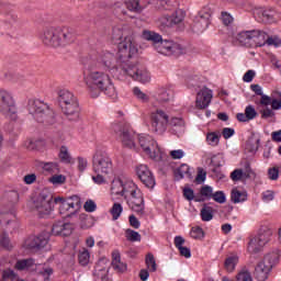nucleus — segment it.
I'll return each mask as SVG.
<instances>
[{
	"label": "nucleus",
	"instance_id": "nucleus-1",
	"mask_svg": "<svg viewBox=\"0 0 281 281\" xmlns=\"http://www.w3.org/2000/svg\"><path fill=\"white\" fill-rule=\"evenodd\" d=\"M137 33L133 26L127 24H117L112 29V41H121L119 43V67L123 74L132 80L142 82H150V75L146 68L135 61H133V56L137 54V42L135 41Z\"/></svg>",
	"mask_w": 281,
	"mask_h": 281
},
{
	"label": "nucleus",
	"instance_id": "nucleus-2",
	"mask_svg": "<svg viewBox=\"0 0 281 281\" xmlns=\"http://www.w3.org/2000/svg\"><path fill=\"white\" fill-rule=\"evenodd\" d=\"M41 41L46 47H65L76 42V34L69 26H45L41 33Z\"/></svg>",
	"mask_w": 281,
	"mask_h": 281
},
{
	"label": "nucleus",
	"instance_id": "nucleus-3",
	"mask_svg": "<svg viewBox=\"0 0 281 281\" xmlns=\"http://www.w3.org/2000/svg\"><path fill=\"white\" fill-rule=\"evenodd\" d=\"M85 82L91 98H98L100 91L113 98L116 93L111 76L106 72L93 70L85 77Z\"/></svg>",
	"mask_w": 281,
	"mask_h": 281
},
{
	"label": "nucleus",
	"instance_id": "nucleus-4",
	"mask_svg": "<svg viewBox=\"0 0 281 281\" xmlns=\"http://www.w3.org/2000/svg\"><path fill=\"white\" fill-rule=\"evenodd\" d=\"M142 38L156 45L157 52L164 56H181L186 54V47L181 44L168 40L164 41L161 35L154 31L144 30L142 32Z\"/></svg>",
	"mask_w": 281,
	"mask_h": 281
},
{
	"label": "nucleus",
	"instance_id": "nucleus-5",
	"mask_svg": "<svg viewBox=\"0 0 281 281\" xmlns=\"http://www.w3.org/2000/svg\"><path fill=\"white\" fill-rule=\"evenodd\" d=\"M92 170L94 172L92 181L98 186H102V183L106 182V177L113 175V160L109 155L97 151L92 158Z\"/></svg>",
	"mask_w": 281,
	"mask_h": 281
},
{
	"label": "nucleus",
	"instance_id": "nucleus-6",
	"mask_svg": "<svg viewBox=\"0 0 281 281\" xmlns=\"http://www.w3.org/2000/svg\"><path fill=\"white\" fill-rule=\"evenodd\" d=\"M122 196H124L133 212L138 214V216H144V210L146 207L144 204V194H142V191L133 181L124 182Z\"/></svg>",
	"mask_w": 281,
	"mask_h": 281
},
{
	"label": "nucleus",
	"instance_id": "nucleus-7",
	"mask_svg": "<svg viewBox=\"0 0 281 281\" xmlns=\"http://www.w3.org/2000/svg\"><path fill=\"white\" fill-rule=\"evenodd\" d=\"M29 113L33 115L34 120L40 124H54V122H56L54 110L41 100L29 102Z\"/></svg>",
	"mask_w": 281,
	"mask_h": 281
},
{
	"label": "nucleus",
	"instance_id": "nucleus-8",
	"mask_svg": "<svg viewBox=\"0 0 281 281\" xmlns=\"http://www.w3.org/2000/svg\"><path fill=\"white\" fill-rule=\"evenodd\" d=\"M112 131L124 148L137 150V145L135 144V132L131 130V125L127 123H115L112 125Z\"/></svg>",
	"mask_w": 281,
	"mask_h": 281
},
{
	"label": "nucleus",
	"instance_id": "nucleus-9",
	"mask_svg": "<svg viewBox=\"0 0 281 281\" xmlns=\"http://www.w3.org/2000/svg\"><path fill=\"white\" fill-rule=\"evenodd\" d=\"M33 210L40 214V216H47L52 214V210H54V195L49 190L44 189L37 195V198L33 201Z\"/></svg>",
	"mask_w": 281,
	"mask_h": 281
},
{
	"label": "nucleus",
	"instance_id": "nucleus-10",
	"mask_svg": "<svg viewBox=\"0 0 281 281\" xmlns=\"http://www.w3.org/2000/svg\"><path fill=\"white\" fill-rule=\"evenodd\" d=\"M138 144L150 159H154V161L161 160V149H159V145L150 135H139Z\"/></svg>",
	"mask_w": 281,
	"mask_h": 281
},
{
	"label": "nucleus",
	"instance_id": "nucleus-11",
	"mask_svg": "<svg viewBox=\"0 0 281 281\" xmlns=\"http://www.w3.org/2000/svg\"><path fill=\"white\" fill-rule=\"evenodd\" d=\"M271 236H273V232H271V229H265L257 236L250 238L247 248L249 254H260V251L268 245L269 240H271Z\"/></svg>",
	"mask_w": 281,
	"mask_h": 281
},
{
	"label": "nucleus",
	"instance_id": "nucleus-12",
	"mask_svg": "<svg viewBox=\"0 0 281 281\" xmlns=\"http://www.w3.org/2000/svg\"><path fill=\"white\" fill-rule=\"evenodd\" d=\"M0 111L2 115L10 120H16V105L12 94L5 90H0Z\"/></svg>",
	"mask_w": 281,
	"mask_h": 281
},
{
	"label": "nucleus",
	"instance_id": "nucleus-13",
	"mask_svg": "<svg viewBox=\"0 0 281 281\" xmlns=\"http://www.w3.org/2000/svg\"><path fill=\"white\" fill-rule=\"evenodd\" d=\"M169 116L164 110H156L150 113L151 131L158 135H164L168 128Z\"/></svg>",
	"mask_w": 281,
	"mask_h": 281
},
{
	"label": "nucleus",
	"instance_id": "nucleus-14",
	"mask_svg": "<svg viewBox=\"0 0 281 281\" xmlns=\"http://www.w3.org/2000/svg\"><path fill=\"white\" fill-rule=\"evenodd\" d=\"M100 61L105 69L112 71L114 76H128V74H125L122 71V68H120V55H117V59H115V55H113V53L105 50L101 54Z\"/></svg>",
	"mask_w": 281,
	"mask_h": 281
},
{
	"label": "nucleus",
	"instance_id": "nucleus-15",
	"mask_svg": "<svg viewBox=\"0 0 281 281\" xmlns=\"http://www.w3.org/2000/svg\"><path fill=\"white\" fill-rule=\"evenodd\" d=\"M58 201H60L59 213L66 216L76 214L81 207L80 198L78 195H72L66 200L63 198L55 199V203H58Z\"/></svg>",
	"mask_w": 281,
	"mask_h": 281
},
{
	"label": "nucleus",
	"instance_id": "nucleus-16",
	"mask_svg": "<svg viewBox=\"0 0 281 281\" xmlns=\"http://www.w3.org/2000/svg\"><path fill=\"white\" fill-rule=\"evenodd\" d=\"M48 243H49V234L43 233L38 236L27 237L22 244V249H25L26 251H38V249H43V247H47Z\"/></svg>",
	"mask_w": 281,
	"mask_h": 281
},
{
	"label": "nucleus",
	"instance_id": "nucleus-17",
	"mask_svg": "<svg viewBox=\"0 0 281 281\" xmlns=\"http://www.w3.org/2000/svg\"><path fill=\"white\" fill-rule=\"evenodd\" d=\"M186 19V13L181 10L175 11L171 15H162L159 19L161 30H166V27H175V25H179Z\"/></svg>",
	"mask_w": 281,
	"mask_h": 281
},
{
	"label": "nucleus",
	"instance_id": "nucleus-18",
	"mask_svg": "<svg viewBox=\"0 0 281 281\" xmlns=\"http://www.w3.org/2000/svg\"><path fill=\"white\" fill-rule=\"evenodd\" d=\"M212 98H214V95L212 94V90H210L206 87L202 88L196 93L195 109H200L201 111H203L204 109H207L212 103Z\"/></svg>",
	"mask_w": 281,
	"mask_h": 281
},
{
	"label": "nucleus",
	"instance_id": "nucleus-19",
	"mask_svg": "<svg viewBox=\"0 0 281 281\" xmlns=\"http://www.w3.org/2000/svg\"><path fill=\"white\" fill-rule=\"evenodd\" d=\"M136 175L138 179L146 186V188H155V177L153 171L146 165H139L136 167Z\"/></svg>",
	"mask_w": 281,
	"mask_h": 281
},
{
	"label": "nucleus",
	"instance_id": "nucleus-20",
	"mask_svg": "<svg viewBox=\"0 0 281 281\" xmlns=\"http://www.w3.org/2000/svg\"><path fill=\"white\" fill-rule=\"evenodd\" d=\"M61 111L70 122H76L78 117H80V104L78 103V100L63 105Z\"/></svg>",
	"mask_w": 281,
	"mask_h": 281
},
{
	"label": "nucleus",
	"instance_id": "nucleus-21",
	"mask_svg": "<svg viewBox=\"0 0 281 281\" xmlns=\"http://www.w3.org/2000/svg\"><path fill=\"white\" fill-rule=\"evenodd\" d=\"M236 38L243 47H256V30L241 31Z\"/></svg>",
	"mask_w": 281,
	"mask_h": 281
},
{
	"label": "nucleus",
	"instance_id": "nucleus-22",
	"mask_svg": "<svg viewBox=\"0 0 281 281\" xmlns=\"http://www.w3.org/2000/svg\"><path fill=\"white\" fill-rule=\"evenodd\" d=\"M257 16L262 23H276L280 19V15L273 9H261L257 12Z\"/></svg>",
	"mask_w": 281,
	"mask_h": 281
},
{
	"label": "nucleus",
	"instance_id": "nucleus-23",
	"mask_svg": "<svg viewBox=\"0 0 281 281\" xmlns=\"http://www.w3.org/2000/svg\"><path fill=\"white\" fill-rule=\"evenodd\" d=\"M269 271H271V265H267L265 261H260L255 267L254 276L258 281H265L269 278Z\"/></svg>",
	"mask_w": 281,
	"mask_h": 281
},
{
	"label": "nucleus",
	"instance_id": "nucleus-24",
	"mask_svg": "<svg viewBox=\"0 0 281 281\" xmlns=\"http://www.w3.org/2000/svg\"><path fill=\"white\" fill-rule=\"evenodd\" d=\"M112 268L116 273H126V270L128 269V266L122 261V257L117 250L112 252Z\"/></svg>",
	"mask_w": 281,
	"mask_h": 281
},
{
	"label": "nucleus",
	"instance_id": "nucleus-25",
	"mask_svg": "<svg viewBox=\"0 0 281 281\" xmlns=\"http://www.w3.org/2000/svg\"><path fill=\"white\" fill-rule=\"evenodd\" d=\"M258 115V112H256V109L252 105H248L245 109V113H238L237 120L238 122H250V120L256 119Z\"/></svg>",
	"mask_w": 281,
	"mask_h": 281
},
{
	"label": "nucleus",
	"instance_id": "nucleus-26",
	"mask_svg": "<svg viewBox=\"0 0 281 281\" xmlns=\"http://www.w3.org/2000/svg\"><path fill=\"white\" fill-rule=\"evenodd\" d=\"M58 98L61 108L67 104H71V102H76V100H78V98H76V95H74V93H71L69 90H60L58 93Z\"/></svg>",
	"mask_w": 281,
	"mask_h": 281
},
{
	"label": "nucleus",
	"instance_id": "nucleus-27",
	"mask_svg": "<svg viewBox=\"0 0 281 281\" xmlns=\"http://www.w3.org/2000/svg\"><path fill=\"white\" fill-rule=\"evenodd\" d=\"M4 24L7 30H16L19 27V15L14 12H10L5 15Z\"/></svg>",
	"mask_w": 281,
	"mask_h": 281
},
{
	"label": "nucleus",
	"instance_id": "nucleus-28",
	"mask_svg": "<svg viewBox=\"0 0 281 281\" xmlns=\"http://www.w3.org/2000/svg\"><path fill=\"white\" fill-rule=\"evenodd\" d=\"M236 265H238L237 255H231L226 257L224 261V268L227 271V273H234V271H236Z\"/></svg>",
	"mask_w": 281,
	"mask_h": 281
},
{
	"label": "nucleus",
	"instance_id": "nucleus-29",
	"mask_svg": "<svg viewBox=\"0 0 281 281\" xmlns=\"http://www.w3.org/2000/svg\"><path fill=\"white\" fill-rule=\"evenodd\" d=\"M255 47H262L267 45L269 33L260 30H255Z\"/></svg>",
	"mask_w": 281,
	"mask_h": 281
},
{
	"label": "nucleus",
	"instance_id": "nucleus-30",
	"mask_svg": "<svg viewBox=\"0 0 281 281\" xmlns=\"http://www.w3.org/2000/svg\"><path fill=\"white\" fill-rule=\"evenodd\" d=\"M231 201L233 203H245V201H247V191L233 189L231 193Z\"/></svg>",
	"mask_w": 281,
	"mask_h": 281
},
{
	"label": "nucleus",
	"instance_id": "nucleus-31",
	"mask_svg": "<svg viewBox=\"0 0 281 281\" xmlns=\"http://www.w3.org/2000/svg\"><path fill=\"white\" fill-rule=\"evenodd\" d=\"M58 157L61 164H74V158L71 157V154H69V148H67V146H61L59 148Z\"/></svg>",
	"mask_w": 281,
	"mask_h": 281
},
{
	"label": "nucleus",
	"instance_id": "nucleus-32",
	"mask_svg": "<svg viewBox=\"0 0 281 281\" xmlns=\"http://www.w3.org/2000/svg\"><path fill=\"white\" fill-rule=\"evenodd\" d=\"M31 267H34V259L32 258L19 259L14 265L16 271H25V269H30Z\"/></svg>",
	"mask_w": 281,
	"mask_h": 281
},
{
	"label": "nucleus",
	"instance_id": "nucleus-33",
	"mask_svg": "<svg viewBox=\"0 0 281 281\" xmlns=\"http://www.w3.org/2000/svg\"><path fill=\"white\" fill-rule=\"evenodd\" d=\"M184 177H188L190 179L192 177V173H190V166L188 165H181L176 171H175V178L180 181V179H183Z\"/></svg>",
	"mask_w": 281,
	"mask_h": 281
},
{
	"label": "nucleus",
	"instance_id": "nucleus-34",
	"mask_svg": "<svg viewBox=\"0 0 281 281\" xmlns=\"http://www.w3.org/2000/svg\"><path fill=\"white\" fill-rule=\"evenodd\" d=\"M124 193V181L116 179L112 181L111 194L123 196Z\"/></svg>",
	"mask_w": 281,
	"mask_h": 281
},
{
	"label": "nucleus",
	"instance_id": "nucleus-35",
	"mask_svg": "<svg viewBox=\"0 0 281 281\" xmlns=\"http://www.w3.org/2000/svg\"><path fill=\"white\" fill-rule=\"evenodd\" d=\"M200 215L204 222L212 221V218H214V209L207 204H204Z\"/></svg>",
	"mask_w": 281,
	"mask_h": 281
},
{
	"label": "nucleus",
	"instance_id": "nucleus-36",
	"mask_svg": "<svg viewBox=\"0 0 281 281\" xmlns=\"http://www.w3.org/2000/svg\"><path fill=\"white\" fill-rule=\"evenodd\" d=\"M124 3H125L126 10H128L130 12L139 13L144 10V8H142L139 5V0H130V1H126Z\"/></svg>",
	"mask_w": 281,
	"mask_h": 281
},
{
	"label": "nucleus",
	"instance_id": "nucleus-37",
	"mask_svg": "<svg viewBox=\"0 0 281 281\" xmlns=\"http://www.w3.org/2000/svg\"><path fill=\"white\" fill-rule=\"evenodd\" d=\"M145 263L147 266V269L151 272L157 271V261L155 260V255L151 252H148L145 257Z\"/></svg>",
	"mask_w": 281,
	"mask_h": 281
},
{
	"label": "nucleus",
	"instance_id": "nucleus-38",
	"mask_svg": "<svg viewBox=\"0 0 281 281\" xmlns=\"http://www.w3.org/2000/svg\"><path fill=\"white\" fill-rule=\"evenodd\" d=\"M122 212H124L122 204L114 203L112 209L110 210V214L112 215L113 221H117V218L122 216Z\"/></svg>",
	"mask_w": 281,
	"mask_h": 281
},
{
	"label": "nucleus",
	"instance_id": "nucleus-39",
	"mask_svg": "<svg viewBox=\"0 0 281 281\" xmlns=\"http://www.w3.org/2000/svg\"><path fill=\"white\" fill-rule=\"evenodd\" d=\"M14 221V214L12 213H2L0 214V225L1 227H8L10 223Z\"/></svg>",
	"mask_w": 281,
	"mask_h": 281
},
{
	"label": "nucleus",
	"instance_id": "nucleus-40",
	"mask_svg": "<svg viewBox=\"0 0 281 281\" xmlns=\"http://www.w3.org/2000/svg\"><path fill=\"white\" fill-rule=\"evenodd\" d=\"M221 139V135L215 132H211L206 134V142L209 146H218V142Z\"/></svg>",
	"mask_w": 281,
	"mask_h": 281
},
{
	"label": "nucleus",
	"instance_id": "nucleus-41",
	"mask_svg": "<svg viewBox=\"0 0 281 281\" xmlns=\"http://www.w3.org/2000/svg\"><path fill=\"white\" fill-rule=\"evenodd\" d=\"M125 234L127 240H130L131 243H142V235H139V233L133 229H127Z\"/></svg>",
	"mask_w": 281,
	"mask_h": 281
},
{
	"label": "nucleus",
	"instance_id": "nucleus-42",
	"mask_svg": "<svg viewBox=\"0 0 281 281\" xmlns=\"http://www.w3.org/2000/svg\"><path fill=\"white\" fill-rule=\"evenodd\" d=\"M0 247H3V249H7L8 251L13 249V245L10 241V237H8V234L0 235Z\"/></svg>",
	"mask_w": 281,
	"mask_h": 281
},
{
	"label": "nucleus",
	"instance_id": "nucleus-43",
	"mask_svg": "<svg viewBox=\"0 0 281 281\" xmlns=\"http://www.w3.org/2000/svg\"><path fill=\"white\" fill-rule=\"evenodd\" d=\"M190 236L195 240H201V238L205 236V232H203V228H201V226H194L191 228Z\"/></svg>",
	"mask_w": 281,
	"mask_h": 281
},
{
	"label": "nucleus",
	"instance_id": "nucleus-44",
	"mask_svg": "<svg viewBox=\"0 0 281 281\" xmlns=\"http://www.w3.org/2000/svg\"><path fill=\"white\" fill-rule=\"evenodd\" d=\"M114 11L119 16H128L125 2H116L114 4Z\"/></svg>",
	"mask_w": 281,
	"mask_h": 281
},
{
	"label": "nucleus",
	"instance_id": "nucleus-45",
	"mask_svg": "<svg viewBox=\"0 0 281 281\" xmlns=\"http://www.w3.org/2000/svg\"><path fill=\"white\" fill-rule=\"evenodd\" d=\"M78 258H79V265H82V267H86V265H89V258H91L89 250L83 248L82 251L79 252Z\"/></svg>",
	"mask_w": 281,
	"mask_h": 281
},
{
	"label": "nucleus",
	"instance_id": "nucleus-46",
	"mask_svg": "<svg viewBox=\"0 0 281 281\" xmlns=\"http://www.w3.org/2000/svg\"><path fill=\"white\" fill-rule=\"evenodd\" d=\"M74 229H76V226L74 224L64 222L61 228V236H71V234H74Z\"/></svg>",
	"mask_w": 281,
	"mask_h": 281
},
{
	"label": "nucleus",
	"instance_id": "nucleus-47",
	"mask_svg": "<svg viewBox=\"0 0 281 281\" xmlns=\"http://www.w3.org/2000/svg\"><path fill=\"white\" fill-rule=\"evenodd\" d=\"M15 278H16V273L14 272V270L7 269V270H3L2 272L1 281H14Z\"/></svg>",
	"mask_w": 281,
	"mask_h": 281
},
{
	"label": "nucleus",
	"instance_id": "nucleus-48",
	"mask_svg": "<svg viewBox=\"0 0 281 281\" xmlns=\"http://www.w3.org/2000/svg\"><path fill=\"white\" fill-rule=\"evenodd\" d=\"M236 281H254L251 273L247 270H243L236 276Z\"/></svg>",
	"mask_w": 281,
	"mask_h": 281
},
{
	"label": "nucleus",
	"instance_id": "nucleus-49",
	"mask_svg": "<svg viewBox=\"0 0 281 281\" xmlns=\"http://www.w3.org/2000/svg\"><path fill=\"white\" fill-rule=\"evenodd\" d=\"M172 98H173L172 91L162 90L159 93L158 100L159 102H170Z\"/></svg>",
	"mask_w": 281,
	"mask_h": 281
},
{
	"label": "nucleus",
	"instance_id": "nucleus-50",
	"mask_svg": "<svg viewBox=\"0 0 281 281\" xmlns=\"http://www.w3.org/2000/svg\"><path fill=\"white\" fill-rule=\"evenodd\" d=\"M41 166L46 172H56L58 170V164L56 162H41Z\"/></svg>",
	"mask_w": 281,
	"mask_h": 281
},
{
	"label": "nucleus",
	"instance_id": "nucleus-51",
	"mask_svg": "<svg viewBox=\"0 0 281 281\" xmlns=\"http://www.w3.org/2000/svg\"><path fill=\"white\" fill-rule=\"evenodd\" d=\"M244 179H256V172L251 169V165L249 162L246 164L245 170L243 171Z\"/></svg>",
	"mask_w": 281,
	"mask_h": 281
},
{
	"label": "nucleus",
	"instance_id": "nucleus-52",
	"mask_svg": "<svg viewBox=\"0 0 281 281\" xmlns=\"http://www.w3.org/2000/svg\"><path fill=\"white\" fill-rule=\"evenodd\" d=\"M134 95L138 99L142 100L143 102H148L150 98L148 94L144 93L139 88H134L133 90Z\"/></svg>",
	"mask_w": 281,
	"mask_h": 281
},
{
	"label": "nucleus",
	"instance_id": "nucleus-53",
	"mask_svg": "<svg viewBox=\"0 0 281 281\" xmlns=\"http://www.w3.org/2000/svg\"><path fill=\"white\" fill-rule=\"evenodd\" d=\"M38 276L44 277V280H49V276L54 273V269L43 266L41 270L37 271Z\"/></svg>",
	"mask_w": 281,
	"mask_h": 281
},
{
	"label": "nucleus",
	"instance_id": "nucleus-54",
	"mask_svg": "<svg viewBox=\"0 0 281 281\" xmlns=\"http://www.w3.org/2000/svg\"><path fill=\"white\" fill-rule=\"evenodd\" d=\"M63 225L64 222H56L52 227L53 236H63Z\"/></svg>",
	"mask_w": 281,
	"mask_h": 281
},
{
	"label": "nucleus",
	"instance_id": "nucleus-55",
	"mask_svg": "<svg viewBox=\"0 0 281 281\" xmlns=\"http://www.w3.org/2000/svg\"><path fill=\"white\" fill-rule=\"evenodd\" d=\"M231 179L233 181H245V176L243 173V169H235L232 173H231Z\"/></svg>",
	"mask_w": 281,
	"mask_h": 281
},
{
	"label": "nucleus",
	"instance_id": "nucleus-56",
	"mask_svg": "<svg viewBox=\"0 0 281 281\" xmlns=\"http://www.w3.org/2000/svg\"><path fill=\"white\" fill-rule=\"evenodd\" d=\"M216 203H225L227 199L225 198V193L223 191H216L213 193L212 198Z\"/></svg>",
	"mask_w": 281,
	"mask_h": 281
},
{
	"label": "nucleus",
	"instance_id": "nucleus-57",
	"mask_svg": "<svg viewBox=\"0 0 281 281\" xmlns=\"http://www.w3.org/2000/svg\"><path fill=\"white\" fill-rule=\"evenodd\" d=\"M200 194H201L202 196H205V199H212L214 192H213L212 187H210V186H203V187L201 188Z\"/></svg>",
	"mask_w": 281,
	"mask_h": 281
},
{
	"label": "nucleus",
	"instance_id": "nucleus-58",
	"mask_svg": "<svg viewBox=\"0 0 281 281\" xmlns=\"http://www.w3.org/2000/svg\"><path fill=\"white\" fill-rule=\"evenodd\" d=\"M280 176V168L273 167L269 169L268 177L271 179V181H278V177Z\"/></svg>",
	"mask_w": 281,
	"mask_h": 281
},
{
	"label": "nucleus",
	"instance_id": "nucleus-59",
	"mask_svg": "<svg viewBox=\"0 0 281 281\" xmlns=\"http://www.w3.org/2000/svg\"><path fill=\"white\" fill-rule=\"evenodd\" d=\"M83 209L87 212H95V210L98 209V205L95 204V202L93 200H87L86 203L83 204Z\"/></svg>",
	"mask_w": 281,
	"mask_h": 281
},
{
	"label": "nucleus",
	"instance_id": "nucleus-60",
	"mask_svg": "<svg viewBox=\"0 0 281 281\" xmlns=\"http://www.w3.org/2000/svg\"><path fill=\"white\" fill-rule=\"evenodd\" d=\"M266 45H273L274 47H280L281 40L278 36H269L268 35V41L266 42Z\"/></svg>",
	"mask_w": 281,
	"mask_h": 281
},
{
	"label": "nucleus",
	"instance_id": "nucleus-61",
	"mask_svg": "<svg viewBox=\"0 0 281 281\" xmlns=\"http://www.w3.org/2000/svg\"><path fill=\"white\" fill-rule=\"evenodd\" d=\"M170 126H175V127H181V126H186V123L183 122V119L181 117H171L169 121Z\"/></svg>",
	"mask_w": 281,
	"mask_h": 281
},
{
	"label": "nucleus",
	"instance_id": "nucleus-62",
	"mask_svg": "<svg viewBox=\"0 0 281 281\" xmlns=\"http://www.w3.org/2000/svg\"><path fill=\"white\" fill-rule=\"evenodd\" d=\"M171 159H183L186 155L182 149H175L169 153Z\"/></svg>",
	"mask_w": 281,
	"mask_h": 281
},
{
	"label": "nucleus",
	"instance_id": "nucleus-63",
	"mask_svg": "<svg viewBox=\"0 0 281 281\" xmlns=\"http://www.w3.org/2000/svg\"><path fill=\"white\" fill-rule=\"evenodd\" d=\"M23 181H24V183H26V186H32V183L36 182V175L35 173H29V175L23 177Z\"/></svg>",
	"mask_w": 281,
	"mask_h": 281
},
{
	"label": "nucleus",
	"instance_id": "nucleus-64",
	"mask_svg": "<svg viewBox=\"0 0 281 281\" xmlns=\"http://www.w3.org/2000/svg\"><path fill=\"white\" fill-rule=\"evenodd\" d=\"M183 196L187 199V201H193L194 200V190L190 188L183 189Z\"/></svg>",
	"mask_w": 281,
	"mask_h": 281
}]
</instances>
